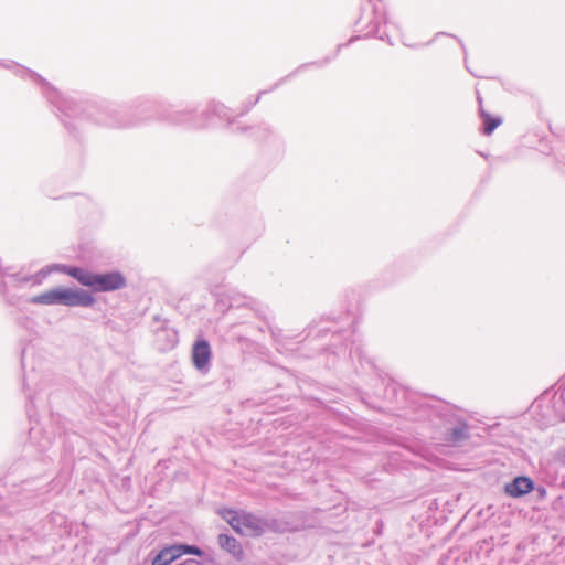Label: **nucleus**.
<instances>
[{
    "label": "nucleus",
    "instance_id": "1",
    "mask_svg": "<svg viewBox=\"0 0 565 565\" xmlns=\"http://www.w3.org/2000/svg\"><path fill=\"white\" fill-rule=\"evenodd\" d=\"M434 413L447 425L441 437L445 445L458 446L470 438L469 423L456 413L452 405L444 404L435 408Z\"/></svg>",
    "mask_w": 565,
    "mask_h": 565
},
{
    "label": "nucleus",
    "instance_id": "2",
    "mask_svg": "<svg viewBox=\"0 0 565 565\" xmlns=\"http://www.w3.org/2000/svg\"><path fill=\"white\" fill-rule=\"evenodd\" d=\"M382 23H387L386 11L382 0H367L361 7V15L355 20V25H361L359 30L361 34L355 35V40L369 36H377L383 40L385 32L381 31Z\"/></svg>",
    "mask_w": 565,
    "mask_h": 565
},
{
    "label": "nucleus",
    "instance_id": "3",
    "mask_svg": "<svg viewBox=\"0 0 565 565\" xmlns=\"http://www.w3.org/2000/svg\"><path fill=\"white\" fill-rule=\"evenodd\" d=\"M35 305H64L67 307H89L95 302L85 290H74L70 288H57L34 296L30 299Z\"/></svg>",
    "mask_w": 565,
    "mask_h": 565
},
{
    "label": "nucleus",
    "instance_id": "4",
    "mask_svg": "<svg viewBox=\"0 0 565 565\" xmlns=\"http://www.w3.org/2000/svg\"><path fill=\"white\" fill-rule=\"evenodd\" d=\"M355 353H358L359 362L362 367H365V365L374 372V382L376 386H381L383 388V393H375V396L379 398H382L391 404H397L401 405L403 403V398L405 396L404 390L399 387V385L394 382L392 379H390L387 382H385L384 376L382 375L381 371L376 367L374 362L366 358L360 348L355 347Z\"/></svg>",
    "mask_w": 565,
    "mask_h": 565
},
{
    "label": "nucleus",
    "instance_id": "5",
    "mask_svg": "<svg viewBox=\"0 0 565 565\" xmlns=\"http://www.w3.org/2000/svg\"><path fill=\"white\" fill-rule=\"evenodd\" d=\"M220 515L238 534L258 536L263 533L260 520L252 513L232 509H222L220 510Z\"/></svg>",
    "mask_w": 565,
    "mask_h": 565
},
{
    "label": "nucleus",
    "instance_id": "6",
    "mask_svg": "<svg viewBox=\"0 0 565 565\" xmlns=\"http://www.w3.org/2000/svg\"><path fill=\"white\" fill-rule=\"evenodd\" d=\"M126 286L125 277L117 271L95 274L90 288L95 291L106 292L121 289Z\"/></svg>",
    "mask_w": 565,
    "mask_h": 565
},
{
    "label": "nucleus",
    "instance_id": "7",
    "mask_svg": "<svg viewBox=\"0 0 565 565\" xmlns=\"http://www.w3.org/2000/svg\"><path fill=\"white\" fill-rule=\"evenodd\" d=\"M184 554L201 555L200 548L192 545H173L163 548L152 561V565H168Z\"/></svg>",
    "mask_w": 565,
    "mask_h": 565
},
{
    "label": "nucleus",
    "instance_id": "8",
    "mask_svg": "<svg viewBox=\"0 0 565 565\" xmlns=\"http://www.w3.org/2000/svg\"><path fill=\"white\" fill-rule=\"evenodd\" d=\"M535 489L534 481L526 476L515 477L504 486V491L512 498H521Z\"/></svg>",
    "mask_w": 565,
    "mask_h": 565
},
{
    "label": "nucleus",
    "instance_id": "9",
    "mask_svg": "<svg viewBox=\"0 0 565 565\" xmlns=\"http://www.w3.org/2000/svg\"><path fill=\"white\" fill-rule=\"evenodd\" d=\"M211 359V348L205 340H199L192 349V361L196 369H204Z\"/></svg>",
    "mask_w": 565,
    "mask_h": 565
},
{
    "label": "nucleus",
    "instance_id": "10",
    "mask_svg": "<svg viewBox=\"0 0 565 565\" xmlns=\"http://www.w3.org/2000/svg\"><path fill=\"white\" fill-rule=\"evenodd\" d=\"M217 541H218L220 546L223 550L230 552L238 559L243 558V555H244L243 547L235 537L226 535V534H221V535H218Z\"/></svg>",
    "mask_w": 565,
    "mask_h": 565
},
{
    "label": "nucleus",
    "instance_id": "11",
    "mask_svg": "<svg viewBox=\"0 0 565 565\" xmlns=\"http://www.w3.org/2000/svg\"><path fill=\"white\" fill-rule=\"evenodd\" d=\"M478 113L483 121L481 131L486 136H490L502 124L500 116H492L484 108H478Z\"/></svg>",
    "mask_w": 565,
    "mask_h": 565
},
{
    "label": "nucleus",
    "instance_id": "12",
    "mask_svg": "<svg viewBox=\"0 0 565 565\" xmlns=\"http://www.w3.org/2000/svg\"><path fill=\"white\" fill-rule=\"evenodd\" d=\"M63 273L75 278L83 286L90 287L93 285L95 274L87 271L83 268L65 267L63 269Z\"/></svg>",
    "mask_w": 565,
    "mask_h": 565
},
{
    "label": "nucleus",
    "instance_id": "13",
    "mask_svg": "<svg viewBox=\"0 0 565 565\" xmlns=\"http://www.w3.org/2000/svg\"><path fill=\"white\" fill-rule=\"evenodd\" d=\"M360 398H361V401H362L364 404H366L369 407H371V408H373V409H377V411H381V409H382V408H381V406H377V405H375V404H373V403H370V402L366 399V397H365L364 395H361V396H360Z\"/></svg>",
    "mask_w": 565,
    "mask_h": 565
},
{
    "label": "nucleus",
    "instance_id": "14",
    "mask_svg": "<svg viewBox=\"0 0 565 565\" xmlns=\"http://www.w3.org/2000/svg\"><path fill=\"white\" fill-rule=\"evenodd\" d=\"M558 459L562 462V465L565 466V447L562 450H559Z\"/></svg>",
    "mask_w": 565,
    "mask_h": 565
},
{
    "label": "nucleus",
    "instance_id": "15",
    "mask_svg": "<svg viewBox=\"0 0 565 565\" xmlns=\"http://www.w3.org/2000/svg\"><path fill=\"white\" fill-rule=\"evenodd\" d=\"M477 102H478L479 108H483V105H482L483 99H482V97H481L479 92H477Z\"/></svg>",
    "mask_w": 565,
    "mask_h": 565
},
{
    "label": "nucleus",
    "instance_id": "16",
    "mask_svg": "<svg viewBox=\"0 0 565 565\" xmlns=\"http://www.w3.org/2000/svg\"><path fill=\"white\" fill-rule=\"evenodd\" d=\"M537 492L541 498L546 495V489L544 487H539Z\"/></svg>",
    "mask_w": 565,
    "mask_h": 565
},
{
    "label": "nucleus",
    "instance_id": "17",
    "mask_svg": "<svg viewBox=\"0 0 565 565\" xmlns=\"http://www.w3.org/2000/svg\"><path fill=\"white\" fill-rule=\"evenodd\" d=\"M459 42H460V45H461V47H462L463 52H466L465 44H463L461 41H459Z\"/></svg>",
    "mask_w": 565,
    "mask_h": 565
}]
</instances>
